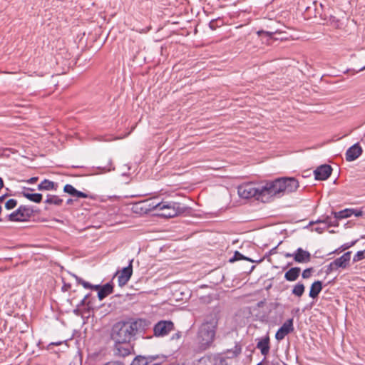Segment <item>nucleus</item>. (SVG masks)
Segmentation results:
<instances>
[{
	"mask_svg": "<svg viewBox=\"0 0 365 365\" xmlns=\"http://www.w3.org/2000/svg\"><path fill=\"white\" fill-rule=\"evenodd\" d=\"M299 187L298 181L294 178H282L267 182L260 185L262 201L269 202L273 197H280L284 193L293 192Z\"/></svg>",
	"mask_w": 365,
	"mask_h": 365,
	"instance_id": "nucleus-1",
	"label": "nucleus"
},
{
	"mask_svg": "<svg viewBox=\"0 0 365 365\" xmlns=\"http://www.w3.org/2000/svg\"><path fill=\"white\" fill-rule=\"evenodd\" d=\"M138 332V322H118L112 329L111 338L115 343L130 342Z\"/></svg>",
	"mask_w": 365,
	"mask_h": 365,
	"instance_id": "nucleus-2",
	"label": "nucleus"
},
{
	"mask_svg": "<svg viewBox=\"0 0 365 365\" xmlns=\"http://www.w3.org/2000/svg\"><path fill=\"white\" fill-rule=\"evenodd\" d=\"M217 319L215 316L208 317L200 328L197 340L202 349H206L213 341Z\"/></svg>",
	"mask_w": 365,
	"mask_h": 365,
	"instance_id": "nucleus-3",
	"label": "nucleus"
},
{
	"mask_svg": "<svg viewBox=\"0 0 365 365\" xmlns=\"http://www.w3.org/2000/svg\"><path fill=\"white\" fill-rule=\"evenodd\" d=\"M159 215L164 217H174L185 212V208L175 202H161Z\"/></svg>",
	"mask_w": 365,
	"mask_h": 365,
	"instance_id": "nucleus-4",
	"label": "nucleus"
},
{
	"mask_svg": "<svg viewBox=\"0 0 365 365\" xmlns=\"http://www.w3.org/2000/svg\"><path fill=\"white\" fill-rule=\"evenodd\" d=\"M237 192L240 197L248 199L252 197L262 201L260 185L256 187L253 183H247L238 187Z\"/></svg>",
	"mask_w": 365,
	"mask_h": 365,
	"instance_id": "nucleus-5",
	"label": "nucleus"
},
{
	"mask_svg": "<svg viewBox=\"0 0 365 365\" xmlns=\"http://www.w3.org/2000/svg\"><path fill=\"white\" fill-rule=\"evenodd\" d=\"M159 205H161V202L155 203L150 200H146L144 201H141L137 202L133 206V212L139 214L147 213L152 210H160Z\"/></svg>",
	"mask_w": 365,
	"mask_h": 365,
	"instance_id": "nucleus-6",
	"label": "nucleus"
},
{
	"mask_svg": "<svg viewBox=\"0 0 365 365\" xmlns=\"http://www.w3.org/2000/svg\"><path fill=\"white\" fill-rule=\"evenodd\" d=\"M173 329L174 324L171 321H160L153 328L155 336L158 337L168 335Z\"/></svg>",
	"mask_w": 365,
	"mask_h": 365,
	"instance_id": "nucleus-7",
	"label": "nucleus"
},
{
	"mask_svg": "<svg viewBox=\"0 0 365 365\" xmlns=\"http://www.w3.org/2000/svg\"><path fill=\"white\" fill-rule=\"evenodd\" d=\"M284 257H293L296 262L302 264L307 263L311 260V254L301 247L298 248L294 253H285Z\"/></svg>",
	"mask_w": 365,
	"mask_h": 365,
	"instance_id": "nucleus-8",
	"label": "nucleus"
},
{
	"mask_svg": "<svg viewBox=\"0 0 365 365\" xmlns=\"http://www.w3.org/2000/svg\"><path fill=\"white\" fill-rule=\"evenodd\" d=\"M31 210L26 207L21 206L16 211L9 215L11 221H24L31 215Z\"/></svg>",
	"mask_w": 365,
	"mask_h": 365,
	"instance_id": "nucleus-9",
	"label": "nucleus"
},
{
	"mask_svg": "<svg viewBox=\"0 0 365 365\" xmlns=\"http://www.w3.org/2000/svg\"><path fill=\"white\" fill-rule=\"evenodd\" d=\"M351 252H347L341 257L336 259L330 263L329 268L331 270L336 269L339 267L346 268L351 259Z\"/></svg>",
	"mask_w": 365,
	"mask_h": 365,
	"instance_id": "nucleus-10",
	"label": "nucleus"
},
{
	"mask_svg": "<svg viewBox=\"0 0 365 365\" xmlns=\"http://www.w3.org/2000/svg\"><path fill=\"white\" fill-rule=\"evenodd\" d=\"M293 329V319H289L279 329L276 333L275 337L277 340L280 341L289 332L292 331Z\"/></svg>",
	"mask_w": 365,
	"mask_h": 365,
	"instance_id": "nucleus-11",
	"label": "nucleus"
},
{
	"mask_svg": "<svg viewBox=\"0 0 365 365\" xmlns=\"http://www.w3.org/2000/svg\"><path fill=\"white\" fill-rule=\"evenodd\" d=\"M132 349L130 342L115 343L114 353L116 356L125 357L130 354Z\"/></svg>",
	"mask_w": 365,
	"mask_h": 365,
	"instance_id": "nucleus-12",
	"label": "nucleus"
},
{
	"mask_svg": "<svg viewBox=\"0 0 365 365\" xmlns=\"http://www.w3.org/2000/svg\"><path fill=\"white\" fill-rule=\"evenodd\" d=\"M332 168L330 165H322L314 170L315 178L319 180H327L331 175Z\"/></svg>",
	"mask_w": 365,
	"mask_h": 365,
	"instance_id": "nucleus-13",
	"label": "nucleus"
},
{
	"mask_svg": "<svg viewBox=\"0 0 365 365\" xmlns=\"http://www.w3.org/2000/svg\"><path fill=\"white\" fill-rule=\"evenodd\" d=\"M158 356H137L132 365H158L160 361H157Z\"/></svg>",
	"mask_w": 365,
	"mask_h": 365,
	"instance_id": "nucleus-14",
	"label": "nucleus"
},
{
	"mask_svg": "<svg viewBox=\"0 0 365 365\" xmlns=\"http://www.w3.org/2000/svg\"><path fill=\"white\" fill-rule=\"evenodd\" d=\"M132 263L133 259L130 261L129 265L127 267L123 268L118 275V284L120 287L124 286L132 275Z\"/></svg>",
	"mask_w": 365,
	"mask_h": 365,
	"instance_id": "nucleus-15",
	"label": "nucleus"
},
{
	"mask_svg": "<svg viewBox=\"0 0 365 365\" xmlns=\"http://www.w3.org/2000/svg\"><path fill=\"white\" fill-rule=\"evenodd\" d=\"M362 153V148L359 145V143H356L349 148L346 153V160L347 161H353L358 158Z\"/></svg>",
	"mask_w": 365,
	"mask_h": 365,
	"instance_id": "nucleus-16",
	"label": "nucleus"
},
{
	"mask_svg": "<svg viewBox=\"0 0 365 365\" xmlns=\"http://www.w3.org/2000/svg\"><path fill=\"white\" fill-rule=\"evenodd\" d=\"M63 190L65 192L68 193L69 195H72L73 197H76L78 198H86L88 197V195L77 190L75 187H73L71 185H66L64 186Z\"/></svg>",
	"mask_w": 365,
	"mask_h": 365,
	"instance_id": "nucleus-17",
	"label": "nucleus"
},
{
	"mask_svg": "<svg viewBox=\"0 0 365 365\" xmlns=\"http://www.w3.org/2000/svg\"><path fill=\"white\" fill-rule=\"evenodd\" d=\"M98 297L100 300H103L105 297L113 292V285L110 283H107L103 286L100 285V288L97 289Z\"/></svg>",
	"mask_w": 365,
	"mask_h": 365,
	"instance_id": "nucleus-18",
	"label": "nucleus"
},
{
	"mask_svg": "<svg viewBox=\"0 0 365 365\" xmlns=\"http://www.w3.org/2000/svg\"><path fill=\"white\" fill-rule=\"evenodd\" d=\"M301 269L299 267H293L288 270L285 274L284 278L287 281L293 282L295 281L299 276Z\"/></svg>",
	"mask_w": 365,
	"mask_h": 365,
	"instance_id": "nucleus-19",
	"label": "nucleus"
},
{
	"mask_svg": "<svg viewBox=\"0 0 365 365\" xmlns=\"http://www.w3.org/2000/svg\"><path fill=\"white\" fill-rule=\"evenodd\" d=\"M322 289V284L320 281L314 282L310 288L309 297L315 298L318 296Z\"/></svg>",
	"mask_w": 365,
	"mask_h": 365,
	"instance_id": "nucleus-20",
	"label": "nucleus"
},
{
	"mask_svg": "<svg viewBox=\"0 0 365 365\" xmlns=\"http://www.w3.org/2000/svg\"><path fill=\"white\" fill-rule=\"evenodd\" d=\"M257 347L260 349L262 354L266 356L269 350V338H264L260 340L257 343Z\"/></svg>",
	"mask_w": 365,
	"mask_h": 365,
	"instance_id": "nucleus-21",
	"label": "nucleus"
},
{
	"mask_svg": "<svg viewBox=\"0 0 365 365\" xmlns=\"http://www.w3.org/2000/svg\"><path fill=\"white\" fill-rule=\"evenodd\" d=\"M38 190H56V185L48 180H44L38 185Z\"/></svg>",
	"mask_w": 365,
	"mask_h": 365,
	"instance_id": "nucleus-22",
	"label": "nucleus"
},
{
	"mask_svg": "<svg viewBox=\"0 0 365 365\" xmlns=\"http://www.w3.org/2000/svg\"><path fill=\"white\" fill-rule=\"evenodd\" d=\"M354 212V209H345L344 210L334 212V218L336 219H343L346 218L353 215Z\"/></svg>",
	"mask_w": 365,
	"mask_h": 365,
	"instance_id": "nucleus-23",
	"label": "nucleus"
},
{
	"mask_svg": "<svg viewBox=\"0 0 365 365\" xmlns=\"http://www.w3.org/2000/svg\"><path fill=\"white\" fill-rule=\"evenodd\" d=\"M23 195L31 201L34 202H40L42 200V195L39 193L31 194L29 192H23Z\"/></svg>",
	"mask_w": 365,
	"mask_h": 365,
	"instance_id": "nucleus-24",
	"label": "nucleus"
},
{
	"mask_svg": "<svg viewBox=\"0 0 365 365\" xmlns=\"http://www.w3.org/2000/svg\"><path fill=\"white\" fill-rule=\"evenodd\" d=\"M304 286L303 284L298 283L297 284L293 289H292V294L297 297H301L304 292Z\"/></svg>",
	"mask_w": 365,
	"mask_h": 365,
	"instance_id": "nucleus-25",
	"label": "nucleus"
},
{
	"mask_svg": "<svg viewBox=\"0 0 365 365\" xmlns=\"http://www.w3.org/2000/svg\"><path fill=\"white\" fill-rule=\"evenodd\" d=\"M61 202H62V200L58 198L56 195L48 196L46 200V203L53 204V205H60Z\"/></svg>",
	"mask_w": 365,
	"mask_h": 365,
	"instance_id": "nucleus-26",
	"label": "nucleus"
},
{
	"mask_svg": "<svg viewBox=\"0 0 365 365\" xmlns=\"http://www.w3.org/2000/svg\"><path fill=\"white\" fill-rule=\"evenodd\" d=\"M337 220H334V221H332L329 217H327L324 220H318L315 223H323L325 224L326 227L329 226H337Z\"/></svg>",
	"mask_w": 365,
	"mask_h": 365,
	"instance_id": "nucleus-27",
	"label": "nucleus"
},
{
	"mask_svg": "<svg viewBox=\"0 0 365 365\" xmlns=\"http://www.w3.org/2000/svg\"><path fill=\"white\" fill-rule=\"evenodd\" d=\"M78 283L81 284L85 288H89L92 289H98L100 288V285H91L87 282L83 281L81 279L76 278Z\"/></svg>",
	"mask_w": 365,
	"mask_h": 365,
	"instance_id": "nucleus-28",
	"label": "nucleus"
},
{
	"mask_svg": "<svg viewBox=\"0 0 365 365\" xmlns=\"http://www.w3.org/2000/svg\"><path fill=\"white\" fill-rule=\"evenodd\" d=\"M365 258V250L363 251H359L354 257L353 260L354 262L360 261Z\"/></svg>",
	"mask_w": 365,
	"mask_h": 365,
	"instance_id": "nucleus-29",
	"label": "nucleus"
},
{
	"mask_svg": "<svg viewBox=\"0 0 365 365\" xmlns=\"http://www.w3.org/2000/svg\"><path fill=\"white\" fill-rule=\"evenodd\" d=\"M17 202L16 200L10 199L5 203V207L8 210L13 209L16 207Z\"/></svg>",
	"mask_w": 365,
	"mask_h": 365,
	"instance_id": "nucleus-30",
	"label": "nucleus"
},
{
	"mask_svg": "<svg viewBox=\"0 0 365 365\" xmlns=\"http://www.w3.org/2000/svg\"><path fill=\"white\" fill-rule=\"evenodd\" d=\"M312 272V268L306 269L302 272V277L304 279H308L310 277Z\"/></svg>",
	"mask_w": 365,
	"mask_h": 365,
	"instance_id": "nucleus-31",
	"label": "nucleus"
},
{
	"mask_svg": "<svg viewBox=\"0 0 365 365\" xmlns=\"http://www.w3.org/2000/svg\"><path fill=\"white\" fill-rule=\"evenodd\" d=\"M245 259V258L240 252H236L235 253L233 259H231L230 262H233V261H236V260H239V259Z\"/></svg>",
	"mask_w": 365,
	"mask_h": 365,
	"instance_id": "nucleus-32",
	"label": "nucleus"
},
{
	"mask_svg": "<svg viewBox=\"0 0 365 365\" xmlns=\"http://www.w3.org/2000/svg\"><path fill=\"white\" fill-rule=\"evenodd\" d=\"M357 240L353 241L351 243H346L341 246L342 250H345L346 249H349V247L354 246Z\"/></svg>",
	"mask_w": 365,
	"mask_h": 365,
	"instance_id": "nucleus-33",
	"label": "nucleus"
},
{
	"mask_svg": "<svg viewBox=\"0 0 365 365\" xmlns=\"http://www.w3.org/2000/svg\"><path fill=\"white\" fill-rule=\"evenodd\" d=\"M277 33V31H259L257 32L259 35H261L262 34H265L267 36L272 37V35Z\"/></svg>",
	"mask_w": 365,
	"mask_h": 365,
	"instance_id": "nucleus-34",
	"label": "nucleus"
},
{
	"mask_svg": "<svg viewBox=\"0 0 365 365\" xmlns=\"http://www.w3.org/2000/svg\"><path fill=\"white\" fill-rule=\"evenodd\" d=\"M363 214V212L361 210H354V212L353 213V215H354L356 217H360Z\"/></svg>",
	"mask_w": 365,
	"mask_h": 365,
	"instance_id": "nucleus-35",
	"label": "nucleus"
},
{
	"mask_svg": "<svg viewBox=\"0 0 365 365\" xmlns=\"http://www.w3.org/2000/svg\"><path fill=\"white\" fill-rule=\"evenodd\" d=\"M326 227V226L324 227H317L314 228V230L319 233H322Z\"/></svg>",
	"mask_w": 365,
	"mask_h": 365,
	"instance_id": "nucleus-36",
	"label": "nucleus"
},
{
	"mask_svg": "<svg viewBox=\"0 0 365 365\" xmlns=\"http://www.w3.org/2000/svg\"><path fill=\"white\" fill-rule=\"evenodd\" d=\"M181 337V334L180 333H176L173 336H172V339H180Z\"/></svg>",
	"mask_w": 365,
	"mask_h": 365,
	"instance_id": "nucleus-37",
	"label": "nucleus"
},
{
	"mask_svg": "<svg viewBox=\"0 0 365 365\" xmlns=\"http://www.w3.org/2000/svg\"><path fill=\"white\" fill-rule=\"evenodd\" d=\"M37 180H38V178L34 177V178H31L30 180H29L28 182L29 183H34V182H36L37 181Z\"/></svg>",
	"mask_w": 365,
	"mask_h": 365,
	"instance_id": "nucleus-38",
	"label": "nucleus"
},
{
	"mask_svg": "<svg viewBox=\"0 0 365 365\" xmlns=\"http://www.w3.org/2000/svg\"><path fill=\"white\" fill-rule=\"evenodd\" d=\"M105 365H123V364L121 363H119V362H109Z\"/></svg>",
	"mask_w": 365,
	"mask_h": 365,
	"instance_id": "nucleus-39",
	"label": "nucleus"
},
{
	"mask_svg": "<svg viewBox=\"0 0 365 365\" xmlns=\"http://www.w3.org/2000/svg\"><path fill=\"white\" fill-rule=\"evenodd\" d=\"M4 186V182H3V180L0 178V190Z\"/></svg>",
	"mask_w": 365,
	"mask_h": 365,
	"instance_id": "nucleus-40",
	"label": "nucleus"
},
{
	"mask_svg": "<svg viewBox=\"0 0 365 365\" xmlns=\"http://www.w3.org/2000/svg\"><path fill=\"white\" fill-rule=\"evenodd\" d=\"M364 69H365V66H364V67H363V68H360V69H359V71H364Z\"/></svg>",
	"mask_w": 365,
	"mask_h": 365,
	"instance_id": "nucleus-41",
	"label": "nucleus"
},
{
	"mask_svg": "<svg viewBox=\"0 0 365 365\" xmlns=\"http://www.w3.org/2000/svg\"><path fill=\"white\" fill-rule=\"evenodd\" d=\"M71 202H72V200H68V202H67V203H68V204H70Z\"/></svg>",
	"mask_w": 365,
	"mask_h": 365,
	"instance_id": "nucleus-42",
	"label": "nucleus"
},
{
	"mask_svg": "<svg viewBox=\"0 0 365 365\" xmlns=\"http://www.w3.org/2000/svg\"><path fill=\"white\" fill-rule=\"evenodd\" d=\"M362 141L365 142V135H364V138H362Z\"/></svg>",
	"mask_w": 365,
	"mask_h": 365,
	"instance_id": "nucleus-43",
	"label": "nucleus"
},
{
	"mask_svg": "<svg viewBox=\"0 0 365 365\" xmlns=\"http://www.w3.org/2000/svg\"><path fill=\"white\" fill-rule=\"evenodd\" d=\"M63 289H67L66 285H64Z\"/></svg>",
	"mask_w": 365,
	"mask_h": 365,
	"instance_id": "nucleus-44",
	"label": "nucleus"
},
{
	"mask_svg": "<svg viewBox=\"0 0 365 365\" xmlns=\"http://www.w3.org/2000/svg\"><path fill=\"white\" fill-rule=\"evenodd\" d=\"M63 289H67L66 285H64Z\"/></svg>",
	"mask_w": 365,
	"mask_h": 365,
	"instance_id": "nucleus-45",
	"label": "nucleus"
},
{
	"mask_svg": "<svg viewBox=\"0 0 365 365\" xmlns=\"http://www.w3.org/2000/svg\"><path fill=\"white\" fill-rule=\"evenodd\" d=\"M86 298H87V296H85V299L83 300V302H84Z\"/></svg>",
	"mask_w": 365,
	"mask_h": 365,
	"instance_id": "nucleus-46",
	"label": "nucleus"
}]
</instances>
